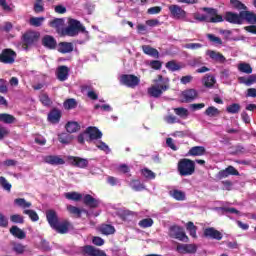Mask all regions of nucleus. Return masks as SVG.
Masks as SVG:
<instances>
[{
	"instance_id": "f257e3e1",
	"label": "nucleus",
	"mask_w": 256,
	"mask_h": 256,
	"mask_svg": "<svg viewBox=\"0 0 256 256\" xmlns=\"http://www.w3.org/2000/svg\"><path fill=\"white\" fill-rule=\"evenodd\" d=\"M203 11H205V13H207V15L205 14H201L200 12H196L192 14L193 17V21L195 23V21H198L199 23H223V21H225V19L223 18L222 15H219V13L217 12V9L215 8H203Z\"/></svg>"
},
{
	"instance_id": "f03ea898",
	"label": "nucleus",
	"mask_w": 256,
	"mask_h": 256,
	"mask_svg": "<svg viewBox=\"0 0 256 256\" xmlns=\"http://www.w3.org/2000/svg\"><path fill=\"white\" fill-rule=\"evenodd\" d=\"M165 91H169V78L158 75L157 78L153 80L151 88H148V94L150 97L157 99L161 97Z\"/></svg>"
},
{
	"instance_id": "7ed1b4c3",
	"label": "nucleus",
	"mask_w": 256,
	"mask_h": 256,
	"mask_svg": "<svg viewBox=\"0 0 256 256\" xmlns=\"http://www.w3.org/2000/svg\"><path fill=\"white\" fill-rule=\"evenodd\" d=\"M79 31L84 35V40L80 41V44L85 43V41H89V31L85 30V26L81 25V22L75 19H70L68 21V27L62 31V34L68 35V37H75L79 35Z\"/></svg>"
},
{
	"instance_id": "20e7f679",
	"label": "nucleus",
	"mask_w": 256,
	"mask_h": 256,
	"mask_svg": "<svg viewBox=\"0 0 256 256\" xmlns=\"http://www.w3.org/2000/svg\"><path fill=\"white\" fill-rule=\"evenodd\" d=\"M177 171L181 177H189L195 173V161L189 158H182L178 161Z\"/></svg>"
},
{
	"instance_id": "39448f33",
	"label": "nucleus",
	"mask_w": 256,
	"mask_h": 256,
	"mask_svg": "<svg viewBox=\"0 0 256 256\" xmlns=\"http://www.w3.org/2000/svg\"><path fill=\"white\" fill-rule=\"evenodd\" d=\"M170 15L172 19H179L181 21H186V23H195L193 18L187 17V12L177 4H172L168 6Z\"/></svg>"
},
{
	"instance_id": "423d86ee",
	"label": "nucleus",
	"mask_w": 256,
	"mask_h": 256,
	"mask_svg": "<svg viewBox=\"0 0 256 256\" xmlns=\"http://www.w3.org/2000/svg\"><path fill=\"white\" fill-rule=\"evenodd\" d=\"M169 237H172V239H178V241H184L185 243L189 241V237H187L183 228L177 225H173L169 228Z\"/></svg>"
},
{
	"instance_id": "0eeeda50",
	"label": "nucleus",
	"mask_w": 256,
	"mask_h": 256,
	"mask_svg": "<svg viewBox=\"0 0 256 256\" xmlns=\"http://www.w3.org/2000/svg\"><path fill=\"white\" fill-rule=\"evenodd\" d=\"M15 59H17V53L12 49H4L0 53V63H4L5 65H13L15 63Z\"/></svg>"
},
{
	"instance_id": "6e6552de",
	"label": "nucleus",
	"mask_w": 256,
	"mask_h": 256,
	"mask_svg": "<svg viewBox=\"0 0 256 256\" xmlns=\"http://www.w3.org/2000/svg\"><path fill=\"white\" fill-rule=\"evenodd\" d=\"M66 161L69 165H73V167H78L79 169H87L89 167V160L87 158L66 156Z\"/></svg>"
},
{
	"instance_id": "1a4fd4ad",
	"label": "nucleus",
	"mask_w": 256,
	"mask_h": 256,
	"mask_svg": "<svg viewBox=\"0 0 256 256\" xmlns=\"http://www.w3.org/2000/svg\"><path fill=\"white\" fill-rule=\"evenodd\" d=\"M140 82H141V80L139 79V77H137L135 75L124 74V75L120 76L121 85L130 87L131 89H135V87H137V85H139Z\"/></svg>"
},
{
	"instance_id": "9d476101",
	"label": "nucleus",
	"mask_w": 256,
	"mask_h": 256,
	"mask_svg": "<svg viewBox=\"0 0 256 256\" xmlns=\"http://www.w3.org/2000/svg\"><path fill=\"white\" fill-rule=\"evenodd\" d=\"M86 135L88 137V139H86L88 143H93V141H97V139H101V137H103V133L100 132L97 127H88Z\"/></svg>"
},
{
	"instance_id": "9b49d317",
	"label": "nucleus",
	"mask_w": 256,
	"mask_h": 256,
	"mask_svg": "<svg viewBox=\"0 0 256 256\" xmlns=\"http://www.w3.org/2000/svg\"><path fill=\"white\" fill-rule=\"evenodd\" d=\"M224 20L233 25H243V18L241 12L239 14L233 12H226Z\"/></svg>"
},
{
	"instance_id": "f8f14e48",
	"label": "nucleus",
	"mask_w": 256,
	"mask_h": 256,
	"mask_svg": "<svg viewBox=\"0 0 256 256\" xmlns=\"http://www.w3.org/2000/svg\"><path fill=\"white\" fill-rule=\"evenodd\" d=\"M178 253L193 255L197 253V245L195 244H178L176 247Z\"/></svg>"
},
{
	"instance_id": "ddd939ff",
	"label": "nucleus",
	"mask_w": 256,
	"mask_h": 256,
	"mask_svg": "<svg viewBox=\"0 0 256 256\" xmlns=\"http://www.w3.org/2000/svg\"><path fill=\"white\" fill-rule=\"evenodd\" d=\"M80 251H82L84 255H88V256H107L105 252L89 245L81 247Z\"/></svg>"
},
{
	"instance_id": "4468645a",
	"label": "nucleus",
	"mask_w": 256,
	"mask_h": 256,
	"mask_svg": "<svg viewBox=\"0 0 256 256\" xmlns=\"http://www.w3.org/2000/svg\"><path fill=\"white\" fill-rule=\"evenodd\" d=\"M39 37H40L39 32H35V31L26 32L23 36L24 43L26 45H33V43H37V41H39Z\"/></svg>"
},
{
	"instance_id": "2eb2a0df",
	"label": "nucleus",
	"mask_w": 256,
	"mask_h": 256,
	"mask_svg": "<svg viewBox=\"0 0 256 256\" xmlns=\"http://www.w3.org/2000/svg\"><path fill=\"white\" fill-rule=\"evenodd\" d=\"M197 99V90L188 89L182 92V103H191Z\"/></svg>"
},
{
	"instance_id": "dca6fc26",
	"label": "nucleus",
	"mask_w": 256,
	"mask_h": 256,
	"mask_svg": "<svg viewBox=\"0 0 256 256\" xmlns=\"http://www.w3.org/2000/svg\"><path fill=\"white\" fill-rule=\"evenodd\" d=\"M204 237H209L210 239H216V241H221L223 239V234L213 227L206 228L204 230Z\"/></svg>"
},
{
	"instance_id": "f3484780",
	"label": "nucleus",
	"mask_w": 256,
	"mask_h": 256,
	"mask_svg": "<svg viewBox=\"0 0 256 256\" xmlns=\"http://www.w3.org/2000/svg\"><path fill=\"white\" fill-rule=\"evenodd\" d=\"M48 165H65V160L57 155H48L43 158Z\"/></svg>"
},
{
	"instance_id": "a211bd4d",
	"label": "nucleus",
	"mask_w": 256,
	"mask_h": 256,
	"mask_svg": "<svg viewBox=\"0 0 256 256\" xmlns=\"http://www.w3.org/2000/svg\"><path fill=\"white\" fill-rule=\"evenodd\" d=\"M46 219L52 229L57 227V224L59 223V217L57 216V212H55V210H48L46 212Z\"/></svg>"
},
{
	"instance_id": "6ab92c4d",
	"label": "nucleus",
	"mask_w": 256,
	"mask_h": 256,
	"mask_svg": "<svg viewBox=\"0 0 256 256\" xmlns=\"http://www.w3.org/2000/svg\"><path fill=\"white\" fill-rule=\"evenodd\" d=\"M56 76L59 81H67L69 79V67L59 66L56 70Z\"/></svg>"
},
{
	"instance_id": "aec40b11",
	"label": "nucleus",
	"mask_w": 256,
	"mask_h": 256,
	"mask_svg": "<svg viewBox=\"0 0 256 256\" xmlns=\"http://www.w3.org/2000/svg\"><path fill=\"white\" fill-rule=\"evenodd\" d=\"M206 55H208V57H210L212 61H216V63H225V61H227V59L225 58V56H223V54L214 50H208L206 52Z\"/></svg>"
},
{
	"instance_id": "412c9836",
	"label": "nucleus",
	"mask_w": 256,
	"mask_h": 256,
	"mask_svg": "<svg viewBox=\"0 0 256 256\" xmlns=\"http://www.w3.org/2000/svg\"><path fill=\"white\" fill-rule=\"evenodd\" d=\"M206 150L203 146H194L190 148V150L187 153V157H202V155H205Z\"/></svg>"
},
{
	"instance_id": "4be33fe9",
	"label": "nucleus",
	"mask_w": 256,
	"mask_h": 256,
	"mask_svg": "<svg viewBox=\"0 0 256 256\" xmlns=\"http://www.w3.org/2000/svg\"><path fill=\"white\" fill-rule=\"evenodd\" d=\"M48 121L52 123V125H57L59 121H61V111L58 109H53L48 114Z\"/></svg>"
},
{
	"instance_id": "5701e85b",
	"label": "nucleus",
	"mask_w": 256,
	"mask_h": 256,
	"mask_svg": "<svg viewBox=\"0 0 256 256\" xmlns=\"http://www.w3.org/2000/svg\"><path fill=\"white\" fill-rule=\"evenodd\" d=\"M242 23L243 21H247L252 25L256 24V14L251 11H241Z\"/></svg>"
},
{
	"instance_id": "b1692460",
	"label": "nucleus",
	"mask_w": 256,
	"mask_h": 256,
	"mask_svg": "<svg viewBox=\"0 0 256 256\" xmlns=\"http://www.w3.org/2000/svg\"><path fill=\"white\" fill-rule=\"evenodd\" d=\"M70 227H71V223L65 220L63 222H58L56 224V227H54L53 229H55L57 233L65 234V233H69Z\"/></svg>"
},
{
	"instance_id": "393cba45",
	"label": "nucleus",
	"mask_w": 256,
	"mask_h": 256,
	"mask_svg": "<svg viewBox=\"0 0 256 256\" xmlns=\"http://www.w3.org/2000/svg\"><path fill=\"white\" fill-rule=\"evenodd\" d=\"M42 44L44 47H47V49H55V47H57V41H55V38L49 35L43 37Z\"/></svg>"
},
{
	"instance_id": "a878e982",
	"label": "nucleus",
	"mask_w": 256,
	"mask_h": 256,
	"mask_svg": "<svg viewBox=\"0 0 256 256\" xmlns=\"http://www.w3.org/2000/svg\"><path fill=\"white\" fill-rule=\"evenodd\" d=\"M50 27L56 29L58 33H61L63 26L65 25V20L61 18H55L54 20L49 22Z\"/></svg>"
},
{
	"instance_id": "bb28decb",
	"label": "nucleus",
	"mask_w": 256,
	"mask_h": 256,
	"mask_svg": "<svg viewBox=\"0 0 256 256\" xmlns=\"http://www.w3.org/2000/svg\"><path fill=\"white\" fill-rule=\"evenodd\" d=\"M83 201L88 207H92L93 209L99 207V200L93 198V196L89 194L84 196Z\"/></svg>"
},
{
	"instance_id": "cd10ccee",
	"label": "nucleus",
	"mask_w": 256,
	"mask_h": 256,
	"mask_svg": "<svg viewBox=\"0 0 256 256\" xmlns=\"http://www.w3.org/2000/svg\"><path fill=\"white\" fill-rule=\"evenodd\" d=\"M10 233L14 237H17V239H25V237H27V234L25 233V231H23L21 228L17 226H12L10 228Z\"/></svg>"
},
{
	"instance_id": "c85d7f7f",
	"label": "nucleus",
	"mask_w": 256,
	"mask_h": 256,
	"mask_svg": "<svg viewBox=\"0 0 256 256\" xmlns=\"http://www.w3.org/2000/svg\"><path fill=\"white\" fill-rule=\"evenodd\" d=\"M59 53H71L73 51V43L61 42L58 48Z\"/></svg>"
},
{
	"instance_id": "c756f323",
	"label": "nucleus",
	"mask_w": 256,
	"mask_h": 256,
	"mask_svg": "<svg viewBox=\"0 0 256 256\" xmlns=\"http://www.w3.org/2000/svg\"><path fill=\"white\" fill-rule=\"evenodd\" d=\"M0 121H1V123H5L6 125H11V124L15 123V121H17V119L11 114L2 113V114H0Z\"/></svg>"
},
{
	"instance_id": "7c9ffc66",
	"label": "nucleus",
	"mask_w": 256,
	"mask_h": 256,
	"mask_svg": "<svg viewBox=\"0 0 256 256\" xmlns=\"http://www.w3.org/2000/svg\"><path fill=\"white\" fill-rule=\"evenodd\" d=\"M142 49L146 55H150V57H155L156 59H159V51H157V49L152 48L149 45L142 46Z\"/></svg>"
},
{
	"instance_id": "2f4dec72",
	"label": "nucleus",
	"mask_w": 256,
	"mask_h": 256,
	"mask_svg": "<svg viewBox=\"0 0 256 256\" xmlns=\"http://www.w3.org/2000/svg\"><path fill=\"white\" fill-rule=\"evenodd\" d=\"M238 71H240V73H245L246 75H251V73H253V68L251 67V64L242 62L238 64Z\"/></svg>"
},
{
	"instance_id": "473e14b6",
	"label": "nucleus",
	"mask_w": 256,
	"mask_h": 256,
	"mask_svg": "<svg viewBox=\"0 0 256 256\" xmlns=\"http://www.w3.org/2000/svg\"><path fill=\"white\" fill-rule=\"evenodd\" d=\"M64 196L69 201H81V199H83V194L79 192H67Z\"/></svg>"
},
{
	"instance_id": "72a5a7b5",
	"label": "nucleus",
	"mask_w": 256,
	"mask_h": 256,
	"mask_svg": "<svg viewBox=\"0 0 256 256\" xmlns=\"http://www.w3.org/2000/svg\"><path fill=\"white\" fill-rule=\"evenodd\" d=\"M169 193H170V196L173 197V199H176V201H185V198H186L185 192L181 190H172Z\"/></svg>"
},
{
	"instance_id": "f704fd0d",
	"label": "nucleus",
	"mask_w": 256,
	"mask_h": 256,
	"mask_svg": "<svg viewBox=\"0 0 256 256\" xmlns=\"http://www.w3.org/2000/svg\"><path fill=\"white\" fill-rule=\"evenodd\" d=\"M14 204L17 205V207H20L21 209H29L31 207V202H27L25 198H17L14 200Z\"/></svg>"
},
{
	"instance_id": "c9c22d12",
	"label": "nucleus",
	"mask_w": 256,
	"mask_h": 256,
	"mask_svg": "<svg viewBox=\"0 0 256 256\" xmlns=\"http://www.w3.org/2000/svg\"><path fill=\"white\" fill-rule=\"evenodd\" d=\"M186 230L188 231L190 237L197 239V226L193 222H188L186 224Z\"/></svg>"
},
{
	"instance_id": "e433bc0d",
	"label": "nucleus",
	"mask_w": 256,
	"mask_h": 256,
	"mask_svg": "<svg viewBox=\"0 0 256 256\" xmlns=\"http://www.w3.org/2000/svg\"><path fill=\"white\" fill-rule=\"evenodd\" d=\"M58 141L63 145H69L73 141V136L67 133H62L58 136Z\"/></svg>"
},
{
	"instance_id": "4c0bfd02",
	"label": "nucleus",
	"mask_w": 256,
	"mask_h": 256,
	"mask_svg": "<svg viewBox=\"0 0 256 256\" xmlns=\"http://www.w3.org/2000/svg\"><path fill=\"white\" fill-rule=\"evenodd\" d=\"M204 113L207 117H218V115H221V111L214 106L208 107Z\"/></svg>"
},
{
	"instance_id": "58836bf2",
	"label": "nucleus",
	"mask_w": 256,
	"mask_h": 256,
	"mask_svg": "<svg viewBox=\"0 0 256 256\" xmlns=\"http://www.w3.org/2000/svg\"><path fill=\"white\" fill-rule=\"evenodd\" d=\"M44 21L45 17H32L29 20V24L32 25V27H41Z\"/></svg>"
},
{
	"instance_id": "ea45409f",
	"label": "nucleus",
	"mask_w": 256,
	"mask_h": 256,
	"mask_svg": "<svg viewBox=\"0 0 256 256\" xmlns=\"http://www.w3.org/2000/svg\"><path fill=\"white\" fill-rule=\"evenodd\" d=\"M174 113L178 115V117H181L182 119H187V117H189V110L183 107L175 108Z\"/></svg>"
},
{
	"instance_id": "a19ab883",
	"label": "nucleus",
	"mask_w": 256,
	"mask_h": 256,
	"mask_svg": "<svg viewBox=\"0 0 256 256\" xmlns=\"http://www.w3.org/2000/svg\"><path fill=\"white\" fill-rule=\"evenodd\" d=\"M100 231L103 233V235H113V233H115V227L104 224L100 227Z\"/></svg>"
},
{
	"instance_id": "79ce46f5",
	"label": "nucleus",
	"mask_w": 256,
	"mask_h": 256,
	"mask_svg": "<svg viewBox=\"0 0 256 256\" xmlns=\"http://www.w3.org/2000/svg\"><path fill=\"white\" fill-rule=\"evenodd\" d=\"M96 147L98 149H100V151H104V153H106V155H109V153H111V148H109V145H107L105 142L103 141H98V142H94Z\"/></svg>"
},
{
	"instance_id": "37998d69",
	"label": "nucleus",
	"mask_w": 256,
	"mask_h": 256,
	"mask_svg": "<svg viewBox=\"0 0 256 256\" xmlns=\"http://www.w3.org/2000/svg\"><path fill=\"white\" fill-rule=\"evenodd\" d=\"M66 131L68 133H77V131H79V123H77V122H68L66 124Z\"/></svg>"
},
{
	"instance_id": "c03bdc74",
	"label": "nucleus",
	"mask_w": 256,
	"mask_h": 256,
	"mask_svg": "<svg viewBox=\"0 0 256 256\" xmlns=\"http://www.w3.org/2000/svg\"><path fill=\"white\" fill-rule=\"evenodd\" d=\"M227 113H231L232 115H235L241 111V105L237 103H233L226 108Z\"/></svg>"
},
{
	"instance_id": "a18cd8bd",
	"label": "nucleus",
	"mask_w": 256,
	"mask_h": 256,
	"mask_svg": "<svg viewBox=\"0 0 256 256\" xmlns=\"http://www.w3.org/2000/svg\"><path fill=\"white\" fill-rule=\"evenodd\" d=\"M139 227H142V229H147L149 227H153V219L151 218H145L139 221L138 223Z\"/></svg>"
},
{
	"instance_id": "49530a36",
	"label": "nucleus",
	"mask_w": 256,
	"mask_h": 256,
	"mask_svg": "<svg viewBox=\"0 0 256 256\" xmlns=\"http://www.w3.org/2000/svg\"><path fill=\"white\" fill-rule=\"evenodd\" d=\"M230 4L234 9H238L239 11H247V6H245V4L241 3L239 0H230Z\"/></svg>"
},
{
	"instance_id": "de8ad7c7",
	"label": "nucleus",
	"mask_w": 256,
	"mask_h": 256,
	"mask_svg": "<svg viewBox=\"0 0 256 256\" xmlns=\"http://www.w3.org/2000/svg\"><path fill=\"white\" fill-rule=\"evenodd\" d=\"M166 67L169 69V71H179L182 66L175 61H169L166 63Z\"/></svg>"
},
{
	"instance_id": "09e8293b",
	"label": "nucleus",
	"mask_w": 256,
	"mask_h": 256,
	"mask_svg": "<svg viewBox=\"0 0 256 256\" xmlns=\"http://www.w3.org/2000/svg\"><path fill=\"white\" fill-rule=\"evenodd\" d=\"M24 215H28L31 221H39V215L34 210H27L23 211Z\"/></svg>"
},
{
	"instance_id": "8fccbe9b",
	"label": "nucleus",
	"mask_w": 256,
	"mask_h": 256,
	"mask_svg": "<svg viewBox=\"0 0 256 256\" xmlns=\"http://www.w3.org/2000/svg\"><path fill=\"white\" fill-rule=\"evenodd\" d=\"M130 187L134 190V191H142V189H145V186H143V184H141V182H139V180H133L130 183Z\"/></svg>"
},
{
	"instance_id": "3c124183",
	"label": "nucleus",
	"mask_w": 256,
	"mask_h": 256,
	"mask_svg": "<svg viewBox=\"0 0 256 256\" xmlns=\"http://www.w3.org/2000/svg\"><path fill=\"white\" fill-rule=\"evenodd\" d=\"M67 211H69V213H71L72 215H76L77 217H81V213L83 212L81 209L73 205H68Z\"/></svg>"
},
{
	"instance_id": "603ef678",
	"label": "nucleus",
	"mask_w": 256,
	"mask_h": 256,
	"mask_svg": "<svg viewBox=\"0 0 256 256\" xmlns=\"http://www.w3.org/2000/svg\"><path fill=\"white\" fill-rule=\"evenodd\" d=\"M189 64L191 65V67H199L201 65H204L203 57H195L190 60Z\"/></svg>"
},
{
	"instance_id": "864d4df0",
	"label": "nucleus",
	"mask_w": 256,
	"mask_h": 256,
	"mask_svg": "<svg viewBox=\"0 0 256 256\" xmlns=\"http://www.w3.org/2000/svg\"><path fill=\"white\" fill-rule=\"evenodd\" d=\"M77 107V101L75 99L71 98L64 102V108L65 109H75Z\"/></svg>"
},
{
	"instance_id": "5fc2aeb1",
	"label": "nucleus",
	"mask_w": 256,
	"mask_h": 256,
	"mask_svg": "<svg viewBox=\"0 0 256 256\" xmlns=\"http://www.w3.org/2000/svg\"><path fill=\"white\" fill-rule=\"evenodd\" d=\"M142 175L146 179H155L156 177V174L153 171L149 170L148 168L142 169Z\"/></svg>"
},
{
	"instance_id": "6e6d98bb",
	"label": "nucleus",
	"mask_w": 256,
	"mask_h": 256,
	"mask_svg": "<svg viewBox=\"0 0 256 256\" xmlns=\"http://www.w3.org/2000/svg\"><path fill=\"white\" fill-rule=\"evenodd\" d=\"M203 47V44L201 43H187L184 45L185 49H190L192 51H196L197 49H201Z\"/></svg>"
},
{
	"instance_id": "4d7b16f0",
	"label": "nucleus",
	"mask_w": 256,
	"mask_h": 256,
	"mask_svg": "<svg viewBox=\"0 0 256 256\" xmlns=\"http://www.w3.org/2000/svg\"><path fill=\"white\" fill-rule=\"evenodd\" d=\"M207 37L211 43H214V45H223V40H221V38L213 34H208Z\"/></svg>"
},
{
	"instance_id": "13d9d810",
	"label": "nucleus",
	"mask_w": 256,
	"mask_h": 256,
	"mask_svg": "<svg viewBox=\"0 0 256 256\" xmlns=\"http://www.w3.org/2000/svg\"><path fill=\"white\" fill-rule=\"evenodd\" d=\"M0 185L5 191H11V183H8L7 179L3 176L0 177Z\"/></svg>"
},
{
	"instance_id": "bf43d9fd",
	"label": "nucleus",
	"mask_w": 256,
	"mask_h": 256,
	"mask_svg": "<svg viewBox=\"0 0 256 256\" xmlns=\"http://www.w3.org/2000/svg\"><path fill=\"white\" fill-rule=\"evenodd\" d=\"M107 183H108V185H111V187L121 185V181L118 178L113 177V176H108L107 177Z\"/></svg>"
},
{
	"instance_id": "052dcab7",
	"label": "nucleus",
	"mask_w": 256,
	"mask_h": 256,
	"mask_svg": "<svg viewBox=\"0 0 256 256\" xmlns=\"http://www.w3.org/2000/svg\"><path fill=\"white\" fill-rule=\"evenodd\" d=\"M5 137H9V129L0 124V141H3Z\"/></svg>"
},
{
	"instance_id": "680f3d73",
	"label": "nucleus",
	"mask_w": 256,
	"mask_h": 256,
	"mask_svg": "<svg viewBox=\"0 0 256 256\" xmlns=\"http://www.w3.org/2000/svg\"><path fill=\"white\" fill-rule=\"evenodd\" d=\"M39 99H40L41 103L44 104L45 107H49V105H51V99L49 98V96L47 94H41L39 96Z\"/></svg>"
},
{
	"instance_id": "e2e57ef3",
	"label": "nucleus",
	"mask_w": 256,
	"mask_h": 256,
	"mask_svg": "<svg viewBox=\"0 0 256 256\" xmlns=\"http://www.w3.org/2000/svg\"><path fill=\"white\" fill-rule=\"evenodd\" d=\"M205 87H213L215 85V77L208 76L204 78Z\"/></svg>"
},
{
	"instance_id": "0e129e2a",
	"label": "nucleus",
	"mask_w": 256,
	"mask_h": 256,
	"mask_svg": "<svg viewBox=\"0 0 256 256\" xmlns=\"http://www.w3.org/2000/svg\"><path fill=\"white\" fill-rule=\"evenodd\" d=\"M34 11L35 13H43V11H45V7H43V1H36L34 4Z\"/></svg>"
},
{
	"instance_id": "69168bd1",
	"label": "nucleus",
	"mask_w": 256,
	"mask_h": 256,
	"mask_svg": "<svg viewBox=\"0 0 256 256\" xmlns=\"http://www.w3.org/2000/svg\"><path fill=\"white\" fill-rule=\"evenodd\" d=\"M164 121H166V123H168L170 125H172L173 123H179V120L174 115L165 116Z\"/></svg>"
},
{
	"instance_id": "338daca9",
	"label": "nucleus",
	"mask_w": 256,
	"mask_h": 256,
	"mask_svg": "<svg viewBox=\"0 0 256 256\" xmlns=\"http://www.w3.org/2000/svg\"><path fill=\"white\" fill-rule=\"evenodd\" d=\"M10 221H12V223H24L23 216H21L19 214L12 215L10 217Z\"/></svg>"
},
{
	"instance_id": "774afa93",
	"label": "nucleus",
	"mask_w": 256,
	"mask_h": 256,
	"mask_svg": "<svg viewBox=\"0 0 256 256\" xmlns=\"http://www.w3.org/2000/svg\"><path fill=\"white\" fill-rule=\"evenodd\" d=\"M13 249L16 253H25V246H23V244H14Z\"/></svg>"
}]
</instances>
